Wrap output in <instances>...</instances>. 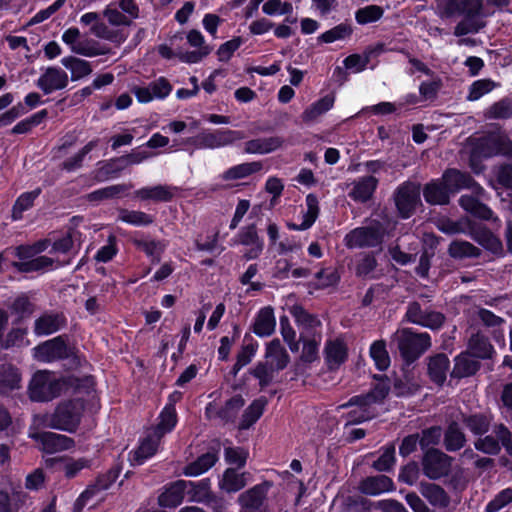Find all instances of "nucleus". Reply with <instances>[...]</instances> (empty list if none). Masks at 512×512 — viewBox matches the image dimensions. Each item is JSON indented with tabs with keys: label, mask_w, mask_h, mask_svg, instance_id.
Masks as SVG:
<instances>
[{
	"label": "nucleus",
	"mask_w": 512,
	"mask_h": 512,
	"mask_svg": "<svg viewBox=\"0 0 512 512\" xmlns=\"http://www.w3.org/2000/svg\"><path fill=\"white\" fill-rule=\"evenodd\" d=\"M359 490L369 496H377L395 490L393 480L386 475L369 476L359 483Z\"/></svg>",
	"instance_id": "21"
},
{
	"label": "nucleus",
	"mask_w": 512,
	"mask_h": 512,
	"mask_svg": "<svg viewBox=\"0 0 512 512\" xmlns=\"http://www.w3.org/2000/svg\"><path fill=\"white\" fill-rule=\"evenodd\" d=\"M62 383L53 373L36 372L29 384V396L37 402L50 401L61 394Z\"/></svg>",
	"instance_id": "3"
},
{
	"label": "nucleus",
	"mask_w": 512,
	"mask_h": 512,
	"mask_svg": "<svg viewBox=\"0 0 512 512\" xmlns=\"http://www.w3.org/2000/svg\"><path fill=\"white\" fill-rule=\"evenodd\" d=\"M238 242L245 246H251L243 255L246 260L258 258L264 248V243L257 233L255 224L248 225L240 230L238 233Z\"/></svg>",
	"instance_id": "17"
},
{
	"label": "nucleus",
	"mask_w": 512,
	"mask_h": 512,
	"mask_svg": "<svg viewBox=\"0 0 512 512\" xmlns=\"http://www.w3.org/2000/svg\"><path fill=\"white\" fill-rule=\"evenodd\" d=\"M175 187L169 185H156L144 187L134 192L135 197L141 200H153L158 202H168L174 197Z\"/></svg>",
	"instance_id": "28"
},
{
	"label": "nucleus",
	"mask_w": 512,
	"mask_h": 512,
	"mask_svg": "<svg viewBox=\"0 0 512 512\" xmlns=\"http://www.w3.org/2000/svg\"><path fill=\"white\" fill-rule=\"evenodd\" d=\"M217 460V453L208 451L199 456L195 461L186 465L183 469V474L186 476H198L213 467Z\"/></svg>",
	"instance_id": "33"
},
{
	"label": "nucleus",
	"mask_w": 512,
	"mask_h": 512,
	"mask_svg": "<svg viewBox=\"0 0 512 512\" xmlns=\"http://www.w3.org/2000/svg\"><path fill=\"white\" fill-rule=\"evenodd\" d=\"M41 189L37 188L30 192H25L21 194L17 200L15 201L13 208H12V219L13 220H20L23 217V212L30 209L35 199L40 195Z\"/></svg>",
	"instance_id": "47"
},
{
	"label": "nucleus",
	"mask_w": 512,
	"mask_h": 512,
	"mask_svg": "<svg viewBox=\"0 0 512 512\" xmlns=\"http://www.w3.org/2000/svg\"><path fill=\"white\" fill-rule=\"evenodd\" d=\"M370 356L374 360L377 369L386 370L390 366V357L386 349V343L378 340L372 343L370 347Z\"/></svg>",
	"instance_id": "56"
},
{
	"label": "nucleus",
	"mask_w": 512,
	"mask_h": 512,
	"mask_svg": "<svg viewBox=\"0 0 512 512\" xmlns=\"http://www.w3.org/2000/svg\"><path fill=\"white\" fill-rule=\"evenodd\" d=\"M68 82V74L64 70L59 67H47L38 78L36 85L47 95L53 91L65 89Z\"/></svg>",
	"instance_id": "15"
},
{
	"label": "nucleus",
	"mask_w": 512,
	"mask_h": 512,
	"mask_svg": "<svg viewBox=\"0 0 512 512\" xmlns=\"http://www.w3.org/2000/svg\"><path fill=\"white\" fill-rule=\"evenodd\" d=\"M265 358V362H273L274 368L277 371L286 368L290 361V357L279 339H273L268 343Z\"/></svg>",
	"instance_id": "31"
},
{
	"label": "nucleus",
	"mask_w": 512,
	"mask_h": 512,
	"mask_svg": "<svg viewBox=\"0 0 512 512\" xmlns=\"http://www.w3.org/2000/svg\"><path fill=\"white\" fill-rule=\"evenodd\" d=\"M244 404L245 400L243 397L235 395L227 400L222 408L216 411V415L224 422L233 421Z\"/></svg>",
	"instance_id": "50"
},
{
	"label": "nucleus",
	"mask_w": 512,
	"mask_h": 512,
	"mask_svg": "<svg viewBox=\"0 0 512 512\" xmlns=\"http://www.w3.org/2000/svg\"><path fill=\"white\" fill-rule=\"evenodd\" d=\"M159 439L157 434H155V436H148L141 442L139 448L135 451L134 460L137 464H142L146 459L156 453Z\"/></svg>",
	"instance_id": "58"
},
{
	"label": "nucleus",
	"mask_w": 512,
	"mask_h": 512,
	"mask_svg": "<svg viewBox=\"0 0 512 512\" xmlns=\"http://www.w3.org/2000/svg\"><path fill=\"white\" fill-rule=\"evenodd\" d=\"M132 188V185L127 184H116L105 188L98 189L88 194L87 198L89 201H102L105 199H111L117 195L124 193Z\"/></svg>",
	"instance_id": "57"
},
{
	"label": "nucleus",
	"mask_w": 512,
	"mask_h": 512,
	"mask_svg": "<svg viewBox=\"0 0 512 512\" xmlns=\"http://www.w3.org/2000/svg\"><path fill=\"white\" fill-rule=\"evenodd\" d=\"M335 98L328 94L307 107L301 115L302 121L311 124L316 122L320 116L329 111L334 105Z\"/></svg>",
	"instance_id": "30"
},
{
	"label": "nucleus",
	"mask_w": 512,
	"mask_h": 512,
	"mask_svg": "<svg viewBox=\"0 0 512 512\" xmlns=\"http://www.w3.org/2000/svg\"><path fill=\"white\" fill-rule=\"evenodd\" d=\"M383 51V44H378L375 48L368 50L364 57L359 54H352L345 58L344 65L347 69H356L357 72L364 70L370 62L372 54H379Z\"/></svg>",
	"instance_id": "54"
},
{
	"label": "nucleus",
	"mask_w": 512,
	"mask_h": 512,
	"mask_svg": "<svg viewBox=\"0 0 512 512\" xmlns=\"http://www.w3.org/2000/svg\"><path fill=\"white\" fill-rule=\"evenodd\" d=\"M177 421L176 411L173 404L167 405L160 414V421L155 430L158 438H161L164 434L170 432Z\"/></svg>",
	"instance_id": "55"
},
{
	"label": "nucleus",
	"mask_w": 512,
	"mask_h": 512,
	"mask_svg": "<svg viewBox=\"0 0 512 512\" xmlns=\"http://www.w3.org/2000/svg\"><path fill=\"white\" fill-rule=\"evenodd\" d=\"M480 369V362L469 352L459 354L454 359V367L451 371L453 378H465L474 375Z\"/></svg>",
	"instance_id": "25"
},
{
	"label": "nucleus",
	"mask_w": 512,
	"mask_h": 512,
	"mask_svg": "<svg viewBox=\"0 0 512 512\" xmlns=\"http://www.w3.org/2000/svg\"><path fill=\"white\" fill-rule=\"evenodd\" d=\"M450 191L443 181L436 180L427 183L423 188V196L431 205H447L450 200Z\"/></svg>",
	"instance_id": "27"
},
{
	"label": "nucleus",
	"mask_w": 512,
	"mask_h": 512,
	"mask_svg": "<svg viewBox=\"0 0 512 512\" xmlns=\"http://www.w3.org/2000/svg\"><path fill=\"white\" fill-rule=\"evenodd\" d=\"M64 325V318L59 314L46 313L35 320L36 335H49L57 332Z\"/></svg>",
	"instance_id": "32"
},
{
	"label": "nucleus",
	"mask_w": 512,
	"mask_h": 512,
	"mask_svg": "<svg viewBox=\"0 0 512 512\" xmlns=\"http://www.w3.org/2000/svg\"><path fill=\"white\" fill-rule=\"evenodd\" d=\"M61 64L71 72V80L77 81L92 73V67L86 60L68 56L61 59Z\"/></svg>",
	"instance_id": "38"
},
{
	"label": "nucleus",
	"mask_w": 512,
	"mask_h": 512,
	"mask_svg": "<svg viewBox=\"0 0 512 512\" xmlns=\"http://www.w3.org/2000/svg\"><path fill=\"white\" fill-rule=\"evenodd\" d=\"M471 236L477 243L493 253L502 249L501 241L485 227L473 228Z\"/></svg>",
	"instance_id": "39"
},
{
	"label": "nucleus",
	"mask_w": 512,
	"mask_h": 512,
	"mask_svg": "<svg viewBox=\"0 0 512 512\" xmlns=\"http://www.w3.org/2000/svg\"><path fill=\"white\" fill-rule=\"evenodd\" d=\"M285 144L282 136L255 138L245 142L244 152L247 154H269L281 149Z\"/></svg>",
	"instance_id": "18"
},
{
	"label": "nucleus",
	"mask_w": 512,
	"mask_h": 512,
	"mask_svg": "<svg viewBox=\"0 0 512 512\" xmlns=\"http://www.w3.org/2000/svg\"><path fill=\"white\" fill-rule=\"evenodd\" d=\"M30 437L40 442L43 450L49 454L71 449L75 445L72 438L54 432H36L30 434Z\"/></svg>",
	"instance_id": "14"
},
{
	"label": "nucleus",
	"mask_w": 512,
	"mask_h": 512,
	"mask_svg": "<svg viewBox=\"0 0 512 512\" xmlns=\"http://www.w3.org/2000/svg\"><path fill=\"white\" fill-rule=\"evenodd\" d=\"M512 116V100L504 98L494 103L486 112L488 119H505Z\"/></svg>",
	"instance_id": "61"
},
{
	"label": "nucleus",
	"mask_w": 512,
	"mask_h": 512,
	"mask_svg": "<svg viewBox=\"0 0 512 512\" xmlns=\"http://www.w3.org/2000/svg\"><path fill=\"white\" fill-rule=\"evenodd\" d=\"M84 405L80 400H69L60 403L53 413L39 417V424L44 428L57 429L73 433L77 430Z\"/></svg>",
	"instance_id": "1"
},
{
	"label": "nucleus",
	"mask_w": 512,
	"mask_h": 512,
	"mask_svg": "<svg viewBox=\"0 0 512 512\" xmlns=\"http://www.w3.org/2000/svg\"><path fill=\"white\" fill-rule=\"evenodd\" d=\"M474 154L484 158L496 155L512 156V141L504 135L481 138L474 149Z\"/></svg>",
	"instance_id": "10"
},
{
	"label": "nucleus",
	"mask_w": 512,
	"mask_h": 512,
	"mask_svg": "<svg viewBox=\"0 0 512 512\" xmlns=\"http://www.w3.org/2000/svg\"><path fill=\"white\" fill-rule=\"evenodd\" d=\"M462 422L474 435H484L490 429L491 419L483 413L462 415Z\"/></svg>",
	"instance_id": "41"
},
{
	"label": "nucleus",
	"mask_w": 512,
	"mask_h": 512,
	"mask_svg": "<svg viewBox=\"0 0 512 512\" xmlns=\"http://www.w3.org/2000/svg\"><path fill=\"white\" fill-rule=\"evenodd\" d=\"M245 138L242 131L231 129H220L212 132L206 131L198 134L196 137L189 139V141L196 146V148L203 149H217L229 146L236 141Z\"/></svg>",
	"instance_id": "6"
},
{
	"label": "nucleus",
	"mask_w": 512,
	"mask_h": 512,
	"mask_svg": "<svg viewBox=\"0 0 512 512\" xmlns=\"http://www.w3.org/2000/svg\"><path fill=\"white\" fill-rule=\"evenodd\" d=\"M442 181L450 191L455 193L461 189H470L473 194L483 196L484 189L467 172L457 169H448L443 173Z\"/></svg>",
	"instance_id": "13"
},
{
	"label": "nucleus",
	"mask_w": 512,
	"mask_h": 512,
	"mask_svg": "<svg viewBox=\"0 0 512 512\" xmlns=\"http://www.w3.org/2000/svg\"><path fill=\"white\" fill-rule=\"evenodd\" d=\"M405 319L415 325L436 331L442 328L446 317L443 313L422 305L418 301L409 302L406 308Z\"/></svg>",
	"instance_id": "5"
},
{
	"label": "nucleus",
	"mask_w": 512,
	"mask_h": 512,
	"mask_svg": "<svg viewBox=\"0 0 512 512\" xmlns=\"http://www.w3.org/2000/svg\"><path fill=\"white\" fill-rule=\"evenodd\" d=\"M463 15H465V18L454 29L455 36L478 33L485 26V22L478 17L480 13H464Z\"/></svg>",
	"instance_id": "42"
},
{
	"label": "nucleus",
	"mask_w": 512,
	"mask_h": 512,
	"mask_svg": "<svg viewBox=\"0 0 512 512\" xmlns=\"http://www.w3.org/2000/svg\"><path fill=\"white\" fill-rule=\"evenodd\" d=\"M272 485L264 481L241 493L237 500L240 512H269L267 493Z\"/></svg>",
	"instance_id": "8"
},
{
	"label": "nucleus",
	"mask_w": 512,
	"mask_h": 512,
	"mask_svg": "<svg viewBox=\"0 0 512 512\" xmlns=\"http://www.w3.org/2000/svg\"><path fill=\"white\" fill-rule=\"evenodd\" d=\"M449 255L455 259L480 256V249L467 241L455 240L448 248Z\"/></svg>",
	"instance_id": "49"
},
{
	"label": "nucleus",
	"mask_w": 512,
	"mask_h": 512,
	"mask_svg": "<svg viewBox=\"0 0 512 512\" xmlns=\"http://www.w3.org/2000/svg\"><path fill=\"white\" fill-rule=\"evenodd\" d=\"M187 490L186 493L189 495V500L192 502L204 504L209 500L211 491V482L208 478L194 481H186Z\"/></svg>",
	"instance_id": "37"
},
{
	"label": "nucleus",
	"mask_w": 512,
	"mask_h": 512,
	"mask_svg": "<svg viewBox=\"0 0 512 512\" xmlns=\"http://www.w3.org/2000/svg\"><path fill=\"white\" fill-rule=\"evenodd\" d=\"M378 183V179L374 176L361 177L353 182V187L348 195L356 202L365 203L372 198Z\"/></svg>",
	"instance_id": "24"
},
{
	"label": "nucleus",
	"mask_w": 512,
	"mask_h": 512,
	"mask_svg": "<svg viewBox=\"0 0 512 512\" xmlns=\"http://www.w3.org/2000/svg\"><path fill=\"white\" fill-rule=\"evenodd\" d=\"M383 14L384 10L382 7L378 5H368L355 12V19L358 24L365 25L378 21Z\"/></svg>",
	"instance_id": "59"
},
{
	"label": "nucleus",
	"mask_w": 512,
	"mask_h": 512,
	"mask_svg": "<svg viewBox=\"0 0 512 512\" xmlns=\"http://www.w3.org/2000/svg\"><path fill=\"white\" fill-rule=\"evenodd\" d=\"M384 229L379 222L369 226L359 227L345 236V245L348 248L376 247L383 241Z\"/></svg>",
	"instance_id": "7"
},
{
	"label": "nucleus",
	"mask_w": 512,
	"mask_h": 512,
	"mask_svg": "<svg viewBox=\"0 0 512 512\" xmlns=\"http://www.w3.org/2000/svg\"><path fill=\"white\" fill-rule=\"evenodd\" d=\"M188 43L196 47L193 51H179L177 57L185 63H197L210 54L211 48L204 43V37L198 30H191L187 35Z\"/></svg>",
	"instance_id": "16"
},
{
	"label": "nucleus",
	"mask_w": 512,
	"mask_h": 512,
	"mask_svg": "<svg viewBox=\"0 0 512 512\" xmlns=\"http://www.w3.org/2000/svg\"><path fill=\"white\" fill-rule=\"evenodd\" d=\"M290 313L299 325L307 328H316L321 325V321L316 315L308 313L302 306L294 305L290 308Z\"/></svg>",
	"instance_id": "64"
},
{
	"label": "nucleus",
	"mask_w": 512,
	"mask_h": 512,
	"mask_svg": "<svg viewBox=\"0 0 512 512\" xmlns=\"http://www.w3.org/2000/svg\"><path fill=\"white\" fill-rule=\"evenodd\" d=\"M265 401L261 399L253 401L244 411L239 429H249L256 421L262 416L265 406Z\"/></svg>",
	"instance_id": "48"
},
{
	"label": "nucleus",
	"mask_w": 512,
	"mask_h": 512,
	"mask_svg": "<svg viewBox=\"0 0 512 512\" xmlns=\"http://www.w3.org/2000/svg\"><path fill=\"white\" fill-rule=\"evenodd\" d=\"M263 168L262 162L254 161L233 166L223 173L222 178L226 181L238 180L259 172Z\"/></svg>",
	"instance_id": "40"
},
{
	"label": "nucleus",
	"mask_w": 512,
	"mask_h": 512,
	"mask_svg": "<svg viewBox=\"0 0 512 512\" xmlns=\"http://www.w3.org/2000/svg\"><path fill=\"white\" fill-rule=\"evenodd\" d=\"M276 325L274 312L271 307L262 308L254 322V333L261 337H266L274 332Z\"/></svg>",
	"instance_id": "35"
},
{
	"label": "nucleus",
	"mask_w": 512,
	"mask_h": 512,
	"mask_svg": "<svg viewBox=\"0 0 512 512\" xmlns=\"http://www.w3.org/2000/svg\"><path fill=\"white\" fill-rule=\"evenodd\" d=\"M20 374L11 365H0V393L5 394L19 387Z\"/></svg>",
	"instance_id": "44"
},
{
	"label": "nucleus",
	"mask_w": 512,
	"mask_h": 512,
	"mask_svg": "<svg viewBox=\"0 0 512 512\" xmlns=\"http://www.w3.org/2000/svg\"><path fill=\"white\" fill-rule=\"evenodd\" d=\"M467 442L466 435L457 421H450L445 432L443 444L447 451L456 452L462 449Z\"/></svg>",
	"instance_id": "29"
},
{
	"label": "nucleus",
	"mask_w": 512,
	"mask_h": 512,
	"mask_svg": "<svg viewBox=\"0 0 512 512\" xmlns=\"http://www.w3.org/2000/svg\"><path fill=\"white\" fill-rule=\"evenodd\" d=\"M54 260L47 256H39L27 261L14 262L13 266L23 273L42 271L50 268Z\"/></svg>",
	"instance_id": "52"
},
{
	"label": "nucleus",
	"mask_w": 512,
	"mask_h": 512,
	"mask_svg": "<svg viewBox=\"0 0 512 512\" xmlns=\"http://www.w3.org/2000/svg\"><path fill=\"white\" fill-rule=\"evenodd\" d=\"M401 357L407 365L414 363L431 347V337L427 332L417 333L411 328L397 330L392 336Z\"/></svg>",
	"instance_id": "2"
},
{
	"label": "nucleus",
	"mask_w": 512,
	"mask_h": 512,
	"mask_svg": "<svg viewBox=\"0 0 512 512\" xmlns=\"http://www.w3.org/2000/svg\"><path fill=\"white\" fill-rule=\"evenodd\" d=\"M347 358L346 346L340 341L328 343L326 361L330 369H337Z\"/></svg>",
	"instance_id": "46"
},
{
	"label": "nucleus",
	"mask_w": 512,
	"mask_h": 512,
	"mask_svg": "<svg viewBox=\"0 0 512 512\" xmlns=\"http://www.w3.org/2000/svg\"><path fill=\"white\" fill-rule=\"evenodd\" d=\"M419 492L433 507L445 509L450 505V496L438 484L421 482Z\"/></svg>",
	"instance_id": "22"
},
{
	"label": "nucleus",
	"mask_w": 512,
	"mask_h": 512,
	"mask_svg": "<svg viewBox=\"0 0 512 512\" xmlns=\"http://www.w3.org/2000/svg\"><path fill=\"white\" fill-rule=\"evenodd\" d=\"M453 458L439 449L429 448L422 458V470L426 477L438 480L449 474Z\"/></svg>",
	"instance_id": "9"
},
{
	"label": "nucleus",
	"mask_w": 512,
	"mask_h": 512,
	"mask_svg": "<svg viewBox=\"0 0 512 512\" xmlns=\"http://www.w3.org/2000/svg\"><path fill=\"white\" fill-rule=\"evenodd\" d=\"M315 277L318 281L309 284L315 289H325L334 286L340 280L338 272L332 268L321 269L315 274Z\"/></svg>",
	"instance_id": "62"
},
{
	"label": "nucleus",
	"mask_w": 512,
	"mask_h": 512,
	"mask_svg": "<svg viewBox=\"0 0 512 512\" xmlns=\"http://www.w3.org/2000/svg\"><path fill=\"white\" fill-rule=\"evenodd\" d=\"M246 475V472L238 473L235 469L228 468L219 482V487L227 493H235L246 486Z\"/></svg>",
	"instance_id": "36"
},
{
	"label": "nucleus",
	"mask_w": 512,
	"mask_h": 512,
	"mask_svg": "<svg viewBox=\"0 0 512 512\" xmlns=\"http://www.w3.org/2000/svg\"><path fill=\"white\" fill-rule=\"evenodd\" d=\"M118 468H111L106 473L99 475L96 480L87 486V488L80 494L74 504V512H81L86 503L98 495L100 492L107 490L119 476Z\"/></svg>",
	"instance_id": "11"
},
{
	"label": "nucleus",
	"mask_w": 512,
	"mask_h": 512,
	"mask_svg": "<svg viewBox=\"0 0 512 512\" xmlns=\"http://www.w3.org/2000/svg\"><path fill=\"white\" fill-rule=\"evenodd\" d=\"M450 368V361L446 354L438 353L427 358L428 375L435 384L443 385Z\"/></svg>",
	"instance_id": "23"
},
{
	"label": "nucleus",
	"mask_w": 512,
	"mask_h": 512,
	"mask_svg": "<svg viewBox=\"0 0 512 512\" xmlns=\"http://www.w3.org/2000/svg\"><path fill=\"white\" fill-rule=\"evenodd\" d=\"M482 0H447L444 12L447 16L464 13H481Z\"/></svg>",
	"instance_id": "34"
},
{
	"label": "nucleus",
	"mask_w": 512,
	"mask_h": 512,
	"mask_svg": "<svg viewBox=\"0 0 512 512\" xmlns=\"http://www.w3.org/2000/svg\"><path fill=\"white\" fill-rule=\"evenodd\" d=\"M118 220L134 225V226H147L153 223V216L142 212L128 209H119Z\"/></svg>",
	"instance_id": "51"
},
{
	"label": "nucleus",
	"mask_w": 512,
	"mask_h": 512,
	"mask_svg": "<svg viewBox=\"0 0 512 512\" xmlns=\"http://www.w3.org/2000/svg\"><path fill=\"white\" fill-rule=\"evenodd\" d=\"M73 354V349L66 344L62 336L48 340L35 348V357L43 362L66 359Z\"/></svg>",
	"instance_id": "12"
},
{
	"label": "nucleus",
	"mask_w": 512,
	"mask_h": 512,
	"mask_svg": "<svg viewBox=\"0 0 512 512\" xmlns=\"http://www.w3.org/2000/svg\"><path fill=\"white\" fill-rule=\"evenodd\" d=\"M469 349L476 358L488 359L494 352L488 338L480 333L473 334L469 340Z\"/></svg>",
	"instance_id": "43"
},
{
	"label": "nucleus",
	"mask_w": 512,
	"mask_h": 512,
	"mask_svg": "<svg viewBox=\"0 0 512 512\" xmlns=\"http://www.w3.org/2000/svg\"><path fill=\"white\" fill-rule=\"evenodd\" d=\"M486 199V192L483 196L479 195H462L459 198V205L472 216L482 220H490L493 217L492 210L481 200Z\"/></svg>",
	"instance_id": "19"
},
{
	"label": "nucleus",
	"mask_w": 512,
	"mask_h": 512,
	"mask_svg": "<svg viewBox=\"0 0 512 512\" xmlns=\"http://www.w3.org/2000/svg\"><path fill=\"white\" fill-rule=\"evenodd\" d=\"M187 490L186 480H177L171 483L158 497L159 505L174 508L180 505Z\"/></svg>",
	"instance_id": "26"
},
{
	"label": "nucleus",
	"mask_w": 512,
	"mask_h": 512,
	"mask_svg": "<svg viewBox=\"0 0 512 512\" xmlns=\"http://www.w3.org/2000/svg\"><path fill=\"white\" fill-rule=\"evenodd\" d=\"M486 199V192L483 196L479 195H462L459 198V205L472 216L482 220H490L493 217L492 210L481 200Z\"/></svg>",
	"instance_id": "20"
},
{
	"label": "nucleus",
	"mask_w": 512,
	"mask_h": 512,
	"mask_svg": "<svg viewBox=\"0 0 512 512\" xmlns=\"http://www.w3.org/2000/svg\"><path fill=\"white\" fill-rule=\"evenodd\" d=\"M421 185L416 182L406 181L400 184L393 192V201L399 216L403 219L410 218L421 203Z\"/></svg>",
	"instance_id": "4"
},
{
	"label": "nucleus",
	"mask_w": 512,
	"mask_h": 512,
	"mask_svg": "<svg viewBox=\"0 0 512 512\" xmlns=\"http://www.w3.org/2000/svg\"><path fill=\"white\" fill-rule=\"evenodd\" d=\"M278 372L273 365V362H259L250 373L259 380L261 389L269 386L274 380V373Z\"/></svg>",
	"instance_id": "53"
},
{
	"label": "nucleus",
	"mask_w": 512,
	"mask_h": 512,
	"mask_svg": "<svg viewBox=\"0 0 512 512\" xmlns=\"http://www.w3.org/2000/svg\"><path fill=\"white\" fill-rule=\"evenodd\" d=\"M373 404L368 394L353 396L348 402L340 405L338 409H345L351 406H357L360 409L359 417L356 420H370L374 417V411L371 408Z\"/></svg>",
	"instance_id": "45"
},
{
	"label": "nucleus",
	"mask_w": 512,
	"mask_h": 512,
	"mask_svg": "<svg viewBox=\"0 0 512 512\" xmlns=\"http://www.w3.org/2000/svg\"><path fill=\"white\" fill-rule=\"evenodd\" d=\"M48 115L46 109H43L32 116L17 123L11 130L13 134H25L31 131V129L39 125Z\"/></svg>",
	"instance_id": "63"
},
{
	"label": "nucleus",
	"mask_w": 512,
	"mask_h": 512,
	"mask_svg": "<svg viewBox=\"0 0 512 512\" xmlns=\"http://www.w3.org/2000/svg\"><path fill=\"white\" fill-rule=\"evenodd\" d=\"M395 462V446L391 444L383 449V453L372 463V468L379 472H389Z\"/></svg>",
	"instance_id": "60"
}]
</instances>
